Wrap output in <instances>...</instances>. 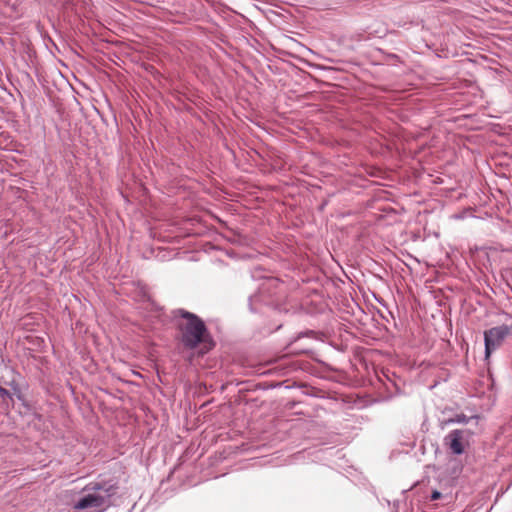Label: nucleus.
I'll return each mask as SVG.
<instances>
[{"label":"nucleus","mask_w":512,"mask_h":512,"mask_svg":"<svg viewBox=\"0 0 512 512\" xmlns=\"http://www.w3.org/2000/svg\"><path fill=\"white\" fill-rule=\"evenodd\" d=\"M173 315L174 318H180L176 326L180 332V341L185 348L194 349L199 344L206 342L209 332L200 317L184 309L173 311Z\"/></svg>","instance_id":"obj_1"},{"label":"nucleus","mask_w":512,"mask_h":512,"mask_svg":"<svg viewBox=\"0 0 512 512\" xmlns=\"http://www.w3.org/2000/svg\"><path fill=\"white\" fill-rule=\"evenodd\" d=\"M84 490L88 492L76 504L75 509L94 508L103 511L110 505V498L116 493L113 485L91 483Z\"/></svg>","instance_id":"obj_2"},{"label":"nucleus","mask_w":512,"mask_h":512,"mask_svg":"<svg viewBox=\"0 0 512 512\" xmlns=\"http://www.w3.org/2000/svg\"><path fill=\"white\" fill-rule=\"evenodd\" d=\"M472 432L468 429H455L450 431L444 438V445L454 455H461L469 445Z\"/></svg>","instance_id":"obj_3"},{"label":"nucleus","mask_w":512,"mask_h":512,"mask_svg":"<svg viewBox=\"0 0 512 512\" xmlns=\"http://www.w3.org/2000/svg\"><path fill=\"white\" fill-rule=\"evenodd\" d=\"M509 333L510 329L506 325L493 327L485 331L484 340L486 357H488L492 351L500 346V344L508 336Z\"/></svg>","instance_id":"obj_4"},{"label":"nucleus","mask_w":512,"mask_h":512,"mask_svg":"<svg viewBox=\"0 0 512 512\" xmlns=\"http://www.w3.org/2000/svg\"><path fill=\"white\" fill-rule=\"evenodd\" d=\"M131 293L133 294V299L136 302L142 303L145 309H152L154 307V302L145 284L140 281L133 282L130 284V294Z\"/></svg>","instance_id":"obj_5"},{"label":"nucleus","mask_w":512,"mask_h":512,"mask_svg":"<svg viewBox=\"0 0 512 512\" xmlns=\"http://www.w3.org/2000/svg\"><path fill=\"white\" fill-rule=\"evenodd\" d=\"M477 416L468 417L465 414H457L452 418H449L445 421L446 424L459 423V424H467L471 419H477Z\"/></svg>","instance_id":"obj_6"},{"label":"nucleus","mask_w":512,"mask_h":512,"mask_svg":"<svg viewBox=\"0 0 512 512\" xmlns=\"http://www.w3.org/2000/svg\"><path fill=\"white\" fill-rule=\"evenodd\" d=\"M441 498V493L437 490L433 491L431 494V500H438Z\"/></svg>","instance_id":"obj_7"},{"label":"nucleus","mask_w":512,"mask_h":512,"mask_svg":"<svg viewBox=\"0 0 512 512\" xmlns=\"http://www.w3.org/2000/svg\"><path fill=\"white\" fill-rule=\"evenodd\" d=\"M0 395H1L2 397H5V396H10V393L8 392V390H6V389H4V388H2V387L0 386Z\"/></svg>","instance_id":"obj_8"},{"label":"nucleus","mask_w":512,"mask_h":512,"mask_svg":"<svg viewBox=\"0 0 512 512\" xmlns=\"http://www.w3.org/2000/svg\"><path fill=\"white\" fill-rule=\"evenodd\" d=\"M249 301H250V309L253 311L254 310L253 307H252L253 306V298L250 297Z\"/></svg>","instance_id":"obj_9"},{"label":"nucleus","mask_w":512,"mask_h":512,"mask_svg":"<svg viewBox=\"0 0 512 512\" xmlns=\"http://www.w3.org/2000/svg\"><path fill=\"white\" fill-rule=\"evenodd\" d=\"M268 283H270L271 285L272 284H278V280L274 279V280H269Z\"/></svg>","instance_id":"obj_10"},{"label":"nucleus","mask_w":512,"mask_h":512,"mask_svg":"<svg viewBox=\"0 0 512 512\" xmlns=\"http://www.w3.org/2000/svg\"><path fill=\"white\" fill-rule=\"evenodd\" d=\"M130 375L140 376V374L134 370L130 371Z\"/></svg>","instance_id":"obj_11"}]
</instances>
